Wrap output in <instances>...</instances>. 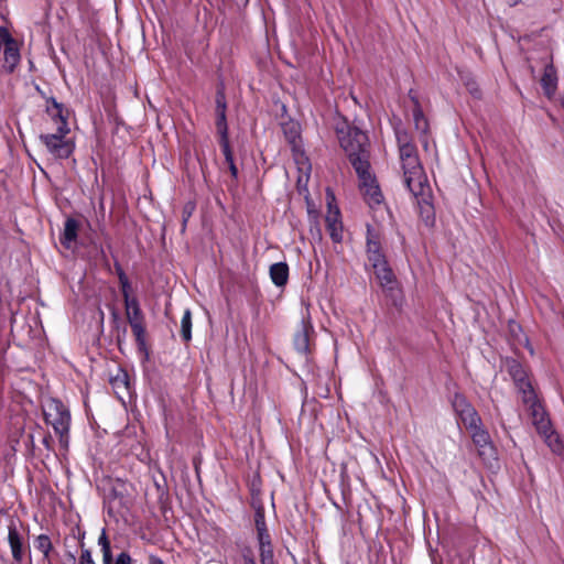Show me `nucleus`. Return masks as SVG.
<instances>
[{"label": "nucleus", "instance_id": "nucleus-1", "mask_svg": "<svg viewBox=\"0 0 564 564\" xmlns=\"http://www.w3.org/2000/svg\"><path fill=\"white\" fill-rule=\"evenodd\" d=\"M404 183L419 203L427 204L430 186L417 156L415 145H403L400 153Z\"/></svg>", "mask_w": 564, "mask_h": 564}, {"label": "nucleus", "instance_id": "nucleus-2", "mask_svg": "<svg viewBox=\"0 0 564 564\" xmlns=\"http://www.w3.org/2000/svg\"><path fill=\"white\" fill-rule=\"evenodd\" d=\"M47 112L56 124V132L41 134L40 140L54 158L67 159L73 153L74 144L66 139L69 128L63 115V107L54 100L52 106H47Z\"/></svg>", "mask_w": 564, "mask_h": 564}, {"label": "nucleus", "instance_id": "nucleus-3", "mask_svg": "<svg viewBox=\"0 0 564 564\" xmlns=\"http://www.w3.org/2000/svg\"><path fill=\"white\" fill-rule=\"evenodd\" d=\"M338 139L354 169L358 167L359 161H369V140L364 131L355 127L346 131L341 129L338 130Z\"/></svg>", "mask_w": 564, "mask_h": 564}, {"label": "nucleus", "instance_id": "nucleus-4", "mask_svg": "<svg viewBox=\"0 0 564 564\" xmlns=\"http://www.w3.org/2000/svg\"><path fill=\"white\" fill-rule=\"evenodd\" d=\"M45 422L54 429L62 446L68 445L70 414L67 408L57 399H47L43 404Z\"/></svg>", "mask_w": 564, "mask_h": 564}, {"label": "nucleus", "instance_id": "nucleus-5", "mask_svg": "<svg viewBox=\"0 0 564 564\" xmlns=\"http://www.w3.org/2000/svg\"><path fill=\"white\" fill-rule=\"evenodd\" d=\"M282 129L285 139L288 140L292 148L293 158L297 165L299 172L301 174L308 175L311 171V164L308 162L307 156L304 154L302 150L300 126L294 121H289L283 123Z\"/></svg>", "mask_w": 564, "mask_h": 564}, {"label": "nucleus", "instance_id": "nucleus-6", "mask_svg": "<svg viewBox=\"0 0 564 564\" xmlns=\"http://www.w3.org/2000/svg\"><path fill=\"white\" fill-rule=\"evenodd\" d=\"M355 171L359 178L360 191L367 203L370 206L380 204L382 200V194L375 176L370 172L369 161H359L358 167L355 169Z\"/></svg>", "mask_w": 564, "mask_h": 564}, {"label": "nucleus", "instance_id": "nucleus-7", "mask_svg": "<svg viewBox=\"0 0 564 564\" xmlns=\"http://www.w3.org/2000/svg\"><path fill=\"white\" fill-rule=\"evenodd\" d=\"M505 366L522 394V402L531 401L534 390L522 365L514 359H507Z\"/></svg>", "mask_w": 564, "mask_h": 564}, {"label": "nucleus", "instance_id": "nucleus-8", "mask_svg": "<svg viewBox=\"0 0 564 564\" xmlns=\"http://www.w3.org/2000/svg\"><path fill=\"white\" fill-rule=\"evenodd\" d=\"M452 405L467 430L481 425V419L477 411L463 394L455 393L452 400Z\"/></svg>", "mask_w": 564, "mask_h": 564}, {"label": "nucleus", "instance_id": "nucleus-9", "mask_svg": "<svg viewBox=\"0 0 564 564\" xmlns=\"http://www.w3.org/2000/svg\"><path fill=\"white\" fill-rule=\"evenodd\" d=\"M531 414L532 417V424L535 426L539 434H545L546 432H550L551 421L546 416V413L541 405V403L536 399L535 392H533V398L529 402H523Z\"/></svg>", "mask_w": 564, "mask_h": 564}, {"label": "nucleus", "instance_id": "nucleus-10", "mask_svg": "<svg viewBox=\"0 0 564 564\" xmlns=\"http://www.w3.org/2000/svg\"><path fill=\"white\" fill-rule=\"evenodd\" d=\"M98 545L100 546L102 553V564H112L111 545L105 529H102L98 538ZM79 564H96L90 550L82 549Z\"/></svg>", "mask_w": 564, "mask_h": 564}, {"label": "nucleus", "instance_id": "nucleus-11", "mask_svg": "<svg viewBox=\"0 0 564 564\" xmlns=\"http://www.w3.org/2000/svg\"><path fill=\"white\" fill-rule=\"evenodd\" d=\"M314 334V327L310 316H303L300 329L294 336L295 349L301 354H307L310 350L311 336Z\"/></svg>", "mask_w": 564, "mask_h": 564}, {"label": "nucleus", "instance_id": "nucleus-12", "mask_svg": "<svg viewBox=\"0 0 564 564\" xmlns=\"http://www.w3.org/2000/svg\"><path fill=\"white\" fill-rule=\"evenodd\" d=\"M326 229L335 243L343 240V224L340 220V212L336 206L328 204V212L325 217Z\"/></svg>", "mask_w": 564, "mask_h": 564}, {"label": "nucleus", "instance_id": "nucleus-13", "mask_svg": "<svg viewBox=\"0 0 564 564\" xmlns=\"http://www.w3.org/2000/svg\"><path fill=\"white\" fill-rule=\"evenodd\" d=\"M367 256L371 265L386 260L381 250L379 234L370 227L367 229Z\"/></svg>", "mask_w": 564, "mask_h": 564}, {"label": "nucleus", "instance_id": "nucleus-14", "mask_svg": "<svg viewBox=\"0 0 564 564\" xmlns=\"http://www.w3.org/2000/svg\"><path fill=\"white\" fill-rule=\"evenodd\" d=\"M468 430L471 433L474 444L478 447L479 455H492L494 446L491 444L488 432L482 429L481 425H478L477 427H470Z\"/></svg>", "mask_w": 564, "mask_h": 564}, {"label": "nucleus", "instance_id": "nucleus-15", "mask_svg": "<svg viewBox=\"0 0 564 564\" xmlns=\"http://www.w3.org/2000/svg\"><path fill=\"white\" fill-rule=\"evenodd\" d=\"M372 268L380 285L386 290L392 291L395 288L397 280L387 260L373 264Z\"/></svg>", "mask_w": 564, "mask_h": 564}, {"label": "nucleus", "instance_id": "nucleus-16", "mask_svg": "<svg viewBox=\"0 0 564 564\" xmlns=\"http://www.w3.org/2000/svg\"><path fill=\"white\" fill-rule=\"evenodd\" d=\"M541 86L547 98H552L557 88L556 70L552 64L545 66L543 76L541 78Z\"/></svg>", "mask_w": 564, "mask_h": 564}, {"label": "nucleus", "instance_id": "nucleus-17", "mask_svg": "<svg viewBox=\"0 0 564 564\" xmlns=\"http://www.w3.org/2000/svg\"><path fill=\"white\" fill-rule=\"evenodd\" d=\"M8 542L11 549L12 557L20 563L23 560L22 538L14 525L9 527Z\"/></svg>", "mask_w": 564, "mask_h": 564}, {"label": "nucleus", "instance_id": "nucleus-18", "mask_svg": "<svg viewBox=\"0 0 564 564\" xmlns=\"http://www.w3.org/2000/svg\"><path fill=\"white\" fill-rule=\"evenodd\" d=\"M78 221L74 218L66 219L64 224V231L61 237V243L66 248H72L77 238Z\"/></svg>", "mask_w": 564, "mask_h": 564}, {"label": "nucleus", "instance_id": "nucleus-19", "mask_svg": "<svg viewBox=\"0 0 564 564\" xmlns=\"http://www.w3.org/2000/svg\"><path fill=\"white\" fill-rule=\"evenodd\" d=\"M270 278L276 286H283L289 279V267L285 262H278L270 267Z\"/></svg>", "mask_w": 564, "mask_h": 564}, {"label": "nucleus", "instance_id": "nucleus-20", "mask_svg": "<svg viewBox=\"0 0 564 564\" xmlns=\"http://www.w3.org/2000/svg\"><path fill=\"white\" fill-rule=\"evenodd\" d=\"M549 448L556 455L564 456V442L562 438L553 431L552 426L550 427V432L545 434H540Z\"/></svg>", "mask_w": 564, "mask_h": 564}, {"label": "nucleus", "instance_id": "nucleus-21", "mask_svg": "<svg viewBox=\"0 0 564 564\" xmlns=\"http://www.w3.org/2000/svg\"><path fill=\"white\" fill-rule=\"evenodd\" d=\"M124 306L129 323L143 319L142 312L135 297L124 300Z\"/></svg>", "mask_w": 564, "mask_h": 564}, {"label": "nucleus", "instance_id": "nucleus-22", "mask_svg": "<svg viewBox=\"0 0 564 564\" xmlns=\"http://www.w3.org/2000/svg\"><path fill=\"white\" fill-rule=\"evenodd\" d=\"M34 546L36 550H39L43 554L45 560H48L50 553L53 549V545H52V542H51V539L48 538V535L40 534L39 536H36V539L34 540Z\"/></svg>", "mask_w": 564, "mask_h": 564}, {"label": "nucleus", "instance_id": "nucleus-23", "mask_svg": "<svg viewBox=\"0 0 564 564\" xmlns=\"http://www.w3.org/2000/svg\"><path fill=\"white\" fill-rule=\"evenodd\" d=\"M181 335L184 341L192 338V314L189 310H185L181 321Z\"/></svg>", "mask_w": 564, "mask_h": 564}, {"label": "nucleus", "instance_id": "nucleus-24", "mask_svg": "<svg viewBox=\"0 0 564 564\" xmlns=\"http://www.w3.org/2000/svg\"><path fill=\"white\" fill-rule=\"evenodd\" d=\"M110 382L116 393H119V391L122 390H129L128 375L122 370H119L118 373L113 378H111Z\"/></svg>", "mask_w": 564, "mask_h": 564}, {"label": "nucleus", "instance_id": "nucleus-25", "mask_svg": "<svg viewBox=\"0 0 564 564\" xmlns=\"http://www.w3.org/2000/svg\"><path fill=\"white\" fill-rule=\"evenodd\" d=\"M413 119H414V126L417 131L421 133H426L429 123L426 118L424 117L420 106L415 101V108L413 110Z\"/></svg>", "mask_w": 564, "mask_h": 564}, {"label": "nucleus", "instance_id": "nucleus-26", "mask_svg": "<svg viewBox=\"0 0 564 564\" xmlns=\"http://www.w3.org/2000/svg\"><path fill=\"white\" fill-rule=\"evenodd\" d=\"M116 269H117L118 279H119V283H120V288H121V293H122L123 300H128L129 297H132L130 295L131 285H130L129 279H128V276L126 275L124 271L121 269L120 265H117Z\"/></svg>", "mask_w": 564, "mask_h": 564}, {"label": "nucleus", "instance_id": "nucleus-27", "mask_svg": "<svg viewBox=\"0 0 564 564\" xmlns=\"http://www.w3.org/2000/svg\"><path fill=\"white\" fill-rule=\"evenodd\" d=\"M216 127L220 137H228L226 112L223 110L217 113Z\"/></svg>", "mask_w": 564, "mask_h": 564}, {"label": "nucleus", "instance_id": "nucleus-28", "mask_svg": "<svg viewBox=\"0 0 564 564\" xmlns=\"http://www.w3.org/2000/svg\"><path fill=\"white\" fill-rule=\"evenodd\" d=\"M129 324L131 326L132 333L135 336L137 340L139 343H143L144 332H145L144 326H143V319L131 322Z\"/></svg>", "mask_w": 564, "mask_h": 564}, {"label": "nucleus", "instance_id": "nucleus-29", "mask_svg": "<svg viewBox=\"0 0 564 564\" xmlns=\"http://www.w3.org/2000/svg\"><path fill=\"white\" fill-rule=\"evenodd\" d=\"M259 549L261 564H274L272 546H261Z\"/></svg>", "mask_w": 564, "mask_h": 564}, {"label": "nucleus", "instance_id": "nucleus-30", "mask_svg": "<svg viewBox=\"0 0 564 564\" xmlns=\"http://www.w3.org/2000/svg\"><path fill=\"white\" fill-rule=\"evenodd\" d=\"M219 143L225 155L226 162H231L234 160V156L230 150L228 137H220Z\"/></svg>", "mask_w": 564, "mask_h": 564}, {"label": "nucleus", "instance_id": "nucleus-31", "mask_svg": "<svg viewBox=\"0 0 564 564\" xmlns=\"http://www.w3.org/2000/svg\"><path fill=\"white\" fill-rule=\"evenodd\" d=\"M395 135L399 144V153H401V149L403 145H414L413 143H411L409 135L405 131L397 130Z\"/></svg>", "mask_w": 564, "mask_h": 564}, {"label": "nucleus", "instance_id": "nucleus-32", "mask_svg": "<svg viewBox=\"0 0 564 564\" xmlns=\"http://www.w3.org/2000/svg\"><path fill=\"white\" fill-rule=\"evenodd\" d=\"M259 547L261 546H272L270 541V535L265 528H260V532H258Z\"/></svg>", "mask_w": 564, "mask_h": 564}, {"label": "nucleus", "instance_id": "nucleus-33", "mask_svg": "<svg viewBox=\"0 0 564 564\" xmlns=\"http://www.w3.org/2000/svg\"><path fill=\"white\" fill-rule=\"evenodd\" d=\"M221 110L226 112V102L224 95L218 93L216 96V112L219 113Z\"/></svg>", "mask_w": 564, "mask_h": 564}, {"label": "nucleus", "instance_id": "nucleus-34", "mask_svg": "<svg viewBox=\"0 0 564 564\" xmlns=\"http://www.w3.org/2000/svg\"><path fill=\"white\" fill-rule=\"evenodd\" d=\"M132 560L131 556L127 552H121L116 561L115 564H131Z\"/></svg>", "mask_w": 564, "mask_h": 564}, {"label": "nucleus", "instance_id": "nucleus-35", "mask_svg": "<svg viewBox=\"0 0 564 564\" xmlns=\"http://www.w3.org/2000/svg\"><path fill=\"white\" fill-rule=\"evenodd\" d=\"M76 556L74 553L72 552H67L65 553L64 557H63V564H76Z\"/></svg>", "mask_w": 564, "mask_h": 564}, {"label": "nucleus", "instance_id": "nucleus-36", "mask_svg": "<svg viewBox=\"0 0 564 564\" xmlns=\"http://www.w3.org/2000/svg\"><path fill=\"white\" fill-rule=\"evenodd\" d=\"M192 209H193V207H191V206H186V207L184 208V217H183V226H184V227H185V224H186V221H187L188 217H189V216H191V214H192Z\"/></svg>", "mask_w": 564, "mask_h": 564}, {"label": "nucleus", "instance_id": "nucleus-37", "mask_svg": "<svg viewBox=\"0 0 564 564\" xmlns=\"http://www.w3.org/2000/svg\"><path fill=\"white\" fill-rule=\"evenodd\" d=\"M228 163V166H229V170L231 172V175L234 177H237V174H238V170H237V166L235 165V162L234 160L231 162H227Z\"/></svg>", "mask_w": 564, "mask_h": 564}, {"label": "nucleus", "instance_id": "nucleus-38", "mask_svg": "<svg viewBox=\"0 0 564 564\" xmlns=\"http://www.w3.org/2000/svg\"><path fill=\"white\" fill-rule=\"evenodd\" d=\"M257 531L260 532V528H265V523L262 517L256 519Z\"/></svg>", "mask_w": 564, "mask_h": 564}, {"label": "nucleus", "instance_id": "nucleus-39", "mask_svg": "<svg viewBox=\"0 0 564 564\" xmlns=\"http://www.w3.org/2000/svg\"><path fill=\"white\" fill-rule=\"evenodd\" d=\"M243 562L245 564H256L254 560L249 553L243 554Z\"/></svg>", "mask_w": 564, "mask_h": 564}, {"label": "nucleus", "instance_id": "nucleus-40", "mask_svg": "<svg viewBox=\"0 0 564 564\" xmlns=\"http://www.w3.org/2000/svg\"><path fill=\"white\" fill-rule=\"evenodd\" d=\"M149 564H163L162 560L156 556H150Z\"/></svg>", "mask_w": 564, "mask_h": 564}, {"label": "nucleus", "instance_id": "nucleus-41", "mask_svg": "<svg viewBox=\"0 0 564 564\" xmlns=\"http://www.w3.org/2000/svg\"><path fill=\"white\" fill-rule=\"evenodd\" d=\"M509 6H517L521 0H505Z\"/></svg>", "mask_w": 564, "mask_h": 564}, {"label": "nucleus", "instance_id": "nucleus-42", "mask_svg": "<svg viewBox=\"0 0 564 564\" xmlns=\"http://www.w3.org/2000/svg\"><path fill=\"white\" fill-rule=\"evenodd\" d=\"M243 1V4H248L249 0H242Z\"/></svg>", "mask_w": 564, "mask_h": 564}, {"label": "nucleus", "instance_id": "nucleus-43", "mask_svg": "<svg viewBox=\"0 0 564 564\" xmlns=\"http://www.w3.org/2000/svg\"><path fill=\"white\" fill-rule=\"evenodd\" d=\"M243 1V4H248L249 0H242Z\"/></svg>", "mask_w": 564, "mask_h": 564}]
</instances>
